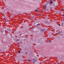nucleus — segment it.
I'll use <instances>...</instances> for the list:
<instances>
[{"label": "nucleus", "mask_w": 64, "mask_h": 64, "mask_svg": "<svg viewBox=\"0 0 64 64\" xmlns=\"http://www.w3.org/2000/svg\"><path fill=\"white\" fill-rule=\"evenodd\" d=\"M7 22H9V20H7Z\"/></svg>", "instance_id": "6"}, {"label": "nucleus", "mask_w": 64, "mask_h": 64, "mask_svg": "<svg viewBox=\"0 0 64 64\" xmlns=\"http://www.w3.org/2000/svg\"><path fill=\"white\" fill-rule=\"evenodd\" d=\"M4 18H6V17H4Z\"/></svg>", "instance_id": "17"}, {"label": "nucleus", "mask_w": 64, "mask_h": 64, "mask_svg": "<svg viewBox=\"0 0 64 64\" xmlns=\"http://www.w3.org/2000/svg\"><path fill=\"white\" fill-rule=\"evenodd\" d=\"M43 10H42V12H43Z\"/></svg>", "instance_id": "21"}, {"label": "nucleus", "mask_w": 64, "mask_h": 64, "mask_svg": "<svg viewBox=\"0 0 64 64\" xmlns=\"http://www.w3.org/2000/svg\"><path fill=\"white\" fill-rule=\"evenodd\" d=\"M58 25H59V26H60V24H59Z\"/></svg>", "instance_id": "11"}, {"label": "nucleus", "mask_w": 64, "mask_h": 64, "mask_svg": "<svg viewBox=\"0 0 64 64\" xmlns=\"http://www.w3.org/2000/svg\"><path fill=\"white\" fill-rule=\"evenodd\" d=\"M18 53H20V51L19 50V51H18Z\"/></svg>", "instance_id": "7"}, {"label": "nucleus", "mask_w": 64, "mask_h": 64, "mask_svg": "<svg viewBox=\"0 0 64 64\" xmlns=\"http://www.w3.org/2000/svg\"><path fill=\"white\" fill-rule=\"evenodd\" d=\"M46 8L47 7H46H46H45V9H46Z\"/></svg>", "instance_id": "8"}, {"label": "nucleus", "mask_w": 64, "mask_h": 64, "mask_svg": "<svg viewBox=\"0 0 64 64\" xmlns=\"http://www.w3.org/2000/svg\"><path fill=\"white\" fill-rule=\"evenodd\" d=\"M36 12H38V10L37 9H36Z\"/></svg>", "instance_id": "2"}, {"label": "nucleus", "mask_w": 64, "mask_h": 64, "mask_svg": "<svg viewBox=\"0 0 64 64\" xmlns=\"http://www.w3.org/2000/svg\"><path fill=\"white\" fill-rule=\"evenodd\" d=\"M50 4H52V3H53V2H52V1H50Z\"/></svg>", "instance_id": "3"}, {"label": "nucleus", "mask_w": 64, "mask_h": 64, "mask_svg": "<svg viewBox=\"0 0 64 64\" xmlns=\"http://www.w3.org/2000/svg\"><path fill=\"white\" fill-rule=\"evenodd\" d=\"M58 64H59L58 63Z\"/></svg>", "instance_id": "15"}, {"label": "nucleus", "mask_w": 64, "mask_h": 64, "mask_svg": "<svg viewBox=\"0 0 64 64\" xmlns=\"http://www.w3.org/2000/svg\"><path fill=\"white\" fill-rule=\"evenodd\" d=\"M43 63H44L43 62Z\"/></svg>", "instance_id": "22"}, {"label": "nucleus", "mask_w": 64, "mask_h": 64, "mask_svg": "<svg viewBox=\"0 0 64 64\" xmlns=\"http://www.w3.org/2000/svg\"><path fill=\"white\" fill-rule=\"evenodd\" d=\"M26 54H27V52H26Z\"/></svg>", "instance_id": "20"}, {"label": "nucleus", "mask_w": 64, "mask_h": 64, "mask_svg": "<svg viewBox=\"0 0 64 64\" xmlns=\"http://www.w3.org/2000/svg\"><path fill=\"white\" fill-rule=\"evenodd\" d=\"M58 33L59 34H60V32H58Z\"/></svg>", "instance_id": "5"}, {"label": "nucleus", "mask_w": 64, "mask_h": 64, "mask_svg": "<svg viewBox=\"0 0 64 64\" xmlns=\"http://www.w3.org/2000/svg\"><path fill=\"white\" fill-rule=\"evenodd\" d=\"M30 60H28V62H30Z\"/></svg>", "instance_id": "4"}, {"label": "nucleus", "mask_w": 64, "mask_h": 64, "mask_svg": "<svg viewBox=\"0 0 64 64\" xmlns=\"http://www.w3.org/2000/svg\"><path fill=\"white\" fill-rule=\"evenodd\" d=\"M20 43H22V42H21V43H20V42H19Z\"/></svg>", "instance_id": "19"}, {"label": "nucleus", "mask_w": 64, "mask_h": 64, "mask_svg": "<svg viewBox=\"0 0 64 64\" xmlns=\"http://www.w3.org/2000/svg\"><path fill=\"white\" fill-rule=\"evenodd\" d=\"M50 41H50L49 42V43H50Z\"/></svg>", "instance_id": "14"}, {"label": "nucleus", "mask_w": 64, "mask_h": 64, "mask_svg": "<svg viewBox=\"0 0 64 64\" xmlns=\"http://www.w3.org/2000/svg\"><path fill=\"white\" fill-rule=\"evenodd\" d=\"M62 10H63L62 9Z\"/></svg>", "instance_id": "18"}, {"label": "nucleus", "mask_w": 64, "mask_h": 64, "mask_svg": "<svg viewBox=\"0 0 64 64\" xmlns=\"http://www.w3.org/2000/svg\"><path fill=\"white\" fill-rule=\"evenodd\" d=\"M41 31H44V30H41Z\"/></svg>", "instance_id": "10"}, {"label": "nucleus", "mask_w": 64, "mask_h": 64, "mask_svg": "<svg viewBox=\"0 0 64 64\" xmlns=\"http://www.w3.org/2000/svg\"><path fill=\"white\" fill-rule=\"evenodd\" d=\"M19 40H17V41H18Z\"/></svg>", "instance_id": "12"}, {"label": "nucleus", "mask_w": 64, "mask_h": 64, "mask_svg": "<svg viewBox=\"0 0 64 64\" xmlns=\"http://www.w3.org/2000/svg\"><path fill=\"white\" fill-rule=\"evenodd\" d=\"M62 25H63V23H62Z\"/></svg>", "instance_id": "9"}, {"label": "nucleus", "mask_w": 64, "mask_h": 64, "mask_svg": "<svg viewBox=\"0 0 64 64\" xmlns=\"http://www.w3.org/2000/svg\"><path fill=\"white\" fill-rule=\"evenodd\" d=\"M37 25V26H40V24H38Z\"/></svg>", "instance_id": "1"}, {"label": "nucleus", "mask_w": 64, "mask_h": 64, "mask_svg": "<svg viewBox=\"0 0 64 64\" xmlns=\"http://www.w3.org/2000/svg\"><path fill=\"white\" fill-rule=\"evenodd\" d=\"M33 63H34V61H33Z\"/></svg>", "instance_id": "16"}, {"label": "nucleus", "mask_w": 64, "mask_h": 64, "mask_svg": "<svg viewBox=\"0 0 64 64\" xmlns=\"http://www.w3.org/2000/svg\"><path fill=\"white\" fill-rule=\"evenodd\" d=\"M5 32H6V30H5Z\"/></svg>", "instance_id": "13"}]
</instances>
